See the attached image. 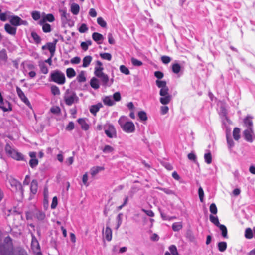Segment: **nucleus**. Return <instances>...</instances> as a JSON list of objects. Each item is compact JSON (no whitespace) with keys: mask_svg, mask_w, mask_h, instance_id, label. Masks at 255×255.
I'll return each mask as SVG.
<instances>
[{"mask_svg":"<svg viewBox=\"0 0 255 255\" xmlns=\"http://www.w3.org/2000/svg\"><path fill=\"white\" fill-rule=\"evenodd\" d=\"M13 253L12 239L8 236L4 238L3 243L0 244V255H13Z\"/></svg>","mask_w":255,"mask_h":255,"instance_id":"1","label":"nucleus"},{"mask_svg":"<svg viewBox=\"0 0 255 255\" xmlns=\"http://www.w3.org/2000/svg\"><path fill=\"white\" fill-rule=\"evenodd\" d=\"M49 81L59 85H63L66 81L65 74L59 70L52 71L49 76Z\"/></svg>","mask_w":255,"mask_h":255,"instance_id":"2","label":"nucleus"},{"mask_svg":"<svg viewBox=\"0 0 255 255\" xmlns=\"http://www.w3.org/2000/svg\"><path fill=\"white\" fill-rule=\"evenodd\" d=\"M8 181L11 186V190L13 192H16L20 191L22 194H23L24 189L21 183L19 181L12 177L8 178Z\"/></svg>","mask_w":255,"mask_h":255,"instance_id":"3","label":"nucleus"},{"mask_svg":"<svg viewBox=\"0 0 255 255\" xmlns=\"http://www.w3.org/2000/svg\"><path fill=\"white\" fill-rule=\"evenodd\" d=\"M106 128V126L105 125L104 126L105 133L108 137L112 138L117 137L116 130L113 125L109 124L108 125L107 128Z\"/></svg>","mask_w":255,"mask_h":255,"instance_id":"4","label":"nucleus"},{"mask_svg":"<svg viewBox=\"0 0 255 255\" xmlns=\"http://www.w3.org/2000/svg\"><path fill=\"white\" fill-rule=\"evenodd\" d=\"M16 90L17 92V94L19 98L21 99V100L28 107L32 108L30 102L24 94V92L20 89V88H19L18 86H16Z\"/></svg>","mask_w":255,"mask_h":255,"instance_id":"5","label":"nucleus"},{"mask_svg":"<svg viewBox=\"0 0 255 255\" xmlns=\"http://www.w3.org/2000/svg\"><path fill=\"white\" fill-rule=\"evenodd\" d=\"M122 130L128 133H133L135 130V127L132 121H128L123 125L122 128Z\"/></svg>","mask_w":255,"mask_h":255,"instance_id":"6","label":"nucleus"},{"mask_svg":"<svg viewBox=\"0 0 255 255\" xmlns=\"http://www.w3.org/2000/svg\"><path fill=\"white\" fill-rule=\"evenodd\" d=\"M31 248L32 249H36L37 252V255H42V253L41 252L40 246L39 243L33 233H31Z\"/></svg>","mask_w":255,"mask_h":255,"instance_id":"7","label":"nucleus"},{"mask_svg":"<svg viewBox=\"0 0 255 255\" xmlns=\"http://www.w3.org/2000/svg\"><path fill=\"white\" fill-rule=\"evenodd\" d=\"M58 42V39H54L52 42H48L46 45L42 46V49L45 50L47 49L50 52H55L56 44Z\"/></svg>","mask_w":255,"mask_h":255,"instance_id":"8","label":"nucleus"},{"mask_svg":"<svg viewBox=\"0 0 255 255\" xmlns=\"http://www.w3.org/2000/svg\"><path fill=\"white\" fill-rule=\"evenodd\" d=\"M243 136L245 139L249 142L253 141V135H254L253 129H247L243 131Z\"/></svg>","mask_w":255,"mask_h":255,"instance_id":"9","label":"nucleus"},{"mask_svg":"<svg viewBox=\"0 0 255 255\" xmlns=\"http://www.w3.org/2000/svg\"><path fill=\"white\" fill-rule=\"evenodd\" d=\"M0 109H2L4 112L11 111L12 110L11 103L6 100L3 101V103H0Z\"/></svg>","mask_w":255,"mask_h":255,"instance_id":"10","label":"nucleus"},{"mask_svg":"<svg viewBox=\"0 0 255 255\" xmlns=\"http://www.w3.org/2000/svg\"><path fill=\"white\" fill-rule=\"evenodd\" d=\"M4 29L7 33L13 36L15 35L17 28L14 26H12L11 24H5L4 25Z\"/></svg>","mask_w":255,"mask_h":255,"instance_id":"11","label":"nucleus"},{"mask_svg":"<svg viewBox=\"0 0 255 255\" xmlns=\"http://www.w3.org/2000/svg\"><path fill=\"white\" fill-rule=\"evenodd\" d=\"M20 18L17 15H10L9 21L10 24L15 27L20 25Z\"/></svg>","mask_w":255,"mask_h":255,"instance_id":"12","label":"nucleus"},{"mask_svg":"<svg viewBox=\"0 0 255 255\" xmlns=\"http://www.w3.org/2000/svg\"><path fill=\"white\" fill-rule=\"evenodd\" d=\"M75 99L78 100V97L77 96L75 93H73V94L70 96L65 97L64 100L66 105L71 106L74 102Z\"/></svg>","mask_w":255,"mask_h":255,"instance_id":"13","label":"nucleus"},{"mask_svg":"<svg viewBox=\"0 0 255 255\" xmlns=\"http://www.w3.org/2000/svg\"><path fill=\"white\" fill-rule=\"evenodd\" d=\"M38 181L36 179L32 180L30 184V193L33 195H35L37 192L38 190Z\"/></svg>","mask_w":255,"mask_h":255,"instance_id":"14","label":"nucleus"},{"mask_svg":"<svg viewBox=\"0 0 255 255\" xmlns=\"http://www.w3.org/2000/svg\"><path fill=\"white\" fill-rule=\"evenodd\" d=\"M103 107V105L101 103H98L97 104L92 105L89 110L90 113L93 115L95 116L97 113L99 111L100 109Z\"/></svg>","mask_w":255,"mask_h":255,"instance_id":"15","label":"nucleus"},{"mask_svg":"<svg viewBox=\"0 0 255 255\" xmlns=\"http://www.w3.org/2000/svg\"><path fill=\"white\" fill-rule=\"evenodd\" d=\"M5 150L7 154L13 159V157L15 156V154L17 152V150L12 148L11 146L8 144L6 145Z\"/></svg>","mask_w":255,"mask_h":255,"instance_id":"16","label":"nucleus"},{"mask_svg":"<svg viewBox=\"0 0 255 255\" xmlns=\"http://www.w3.org/2000/svg\"><path fill=\"white\" fill-rule=\"evenodd\" d=\"M92 37L98 44H101L104 39L103 35L98 32H94Z\"/></svg>","mask_w":255,"mask_h":255,"instance_id":"17","label":"nucleus"},{"mask_svg":"<svg viewBox=\"0 0 255 255\" xmlns=\"http://www.w3.org/2000/svg\"><path fill=\"white\" fill-rule=\"evenodd\" d=\"M59 12L61 13V19L63 22H64L65 21H70V14L67 13L66 10L60 9Z\"/></svg>","mask_w":255,"mask_h":255,"instance_id":"18","label":"nucleus"},{"mask_svg":"<svg viewBox=\"0 0 255 255\" xmlns=\"http://www.w3.org/2000/svg\"><path fill=\"white\" fill-rule=\"evenodd\" d=\"M226 140H227V143L228 146V148L230 151V153L232 151V148L235 145V142L233 141V139L231 137L230 135H229L228 134H226Z\"/></svg>","mask_w":255,"mask_h":255,"instance_id":"19","label":"nucleus"},{"mask_svg":"<svg viewBox=\"0 0 255 255\" xmlns=\"http://www.w3.org/2000/svg\"><path fill=\"white\" fill-rule=\"evenodd\" d=\"M172 97L171 95H167L164 96H161L159 101L162 105H166L170 103L172 100Z\"/></svg>","mask_w":255,"mask_h":255,"instance_id":"20","label":"nucleus"},{"mask_svg":"<svg viewBox=\"0 0 255 255\" xmlns=\"http://www.w3.org/2000/svg\"><path fill=\"white\" fill-rule=\"evenodd\" d=\"M252 119V116L248 115L244 120V124L248 128L247 129H250V128L253 129Z\"/></svg>","mask_w":255,"mask_h":255,"instance_id":"21","label":"nucleus"},{"mask_svg":"<svg viewBox=\"0 0 255 255\" xmlns=\"http://www.w3.org/2000/svg\"><path fill=\"white\" fill-rule=\"evenodd\" d=\"M77 122L81 125L83 130L86 131L89 129V125L86 122L85 119L79 118L77 120Z\"/></svg>","mask_w":255,"mask_h":255,"instance_id":"22","label":"nucleus"},{"mask_svg":"<svg viewBox=\"0 0 255 255\" xmlns=\"http://www.w3.org/2000/svg\"><path fill=\"white\" fill-rule=\"evenodd\" d=\"M218 227L221 232L222 236L225 239H228V230L227 227L223 224H220Z\"/></svg>","mask_w":255,"mask_h":255,"instance_id":"23","label":"nucleus"},{"mask_svg":"<svg viewBox=\"0 0 255 255\" xmlns=\"http://www.w3.org/2000/svg\"><path fill=\"white\" fill-rule=\"evenodd\" d=\"M105 105L112 106L115 104V102L111 96H106L103 100Z\"/></svg>","mask_w":255,"mask_h":255,"instance_id":"24","label":"nucleus"},{"mask_svg":"<svg viewBox=\"0 0 255 255\" xmlns=\"http://www.w3.org/2000/svg\"><path fill=\"white\" fill-rule=\"evenodd\" d=\"M92 60V56L90 55H87L84 57L83 59V64L82 67H87L91 62Z\"/></svg>","mask_w":255,"mask_h":255,"instance_id":"25","label":"nucleus"},{"mask_svg":"<svg viewBox=\"0 0 255 255\" xmlns=\"http://www.w3.org/2000/svg\"><path fill=\"white\" fill-rule=\"evenodd\" d=\"M112 231L111 229L107 226L105 229V238L107 241H110L112 240Z\"/></svg>","mask_w":255,"mask_h":255,"instance_id":"26","label":"nucleus"},{"mask_svg":"<svg viewBox=\"0 0 255 255\" xmlns=\"http://www.w3.org/2000/svg\"><path fill=\"white\" fill-rule=\"evenodd\" d=\"M39 66L41 73L46 74L48 73V68L44 62H39Z\"/></svg>","mask_w":255,"mask_h":255,"instance_id":"27","label":"nucleus"},{"mask_svg":"<svg viewBox=\"0 0 255 255\" xmlns=\"http://www.w3.org/2000/svg\"><path fill=\"white\" fill-rule=\"evenodd\" d=\"M90 85L94 89H97L99 88V81L95 77H93L90 80Z\"/></svg>","mask_w":255,"mask_h":255,"instance_id":"28","label":"nucleus"},{"mask_svg":"<svg viewBox=\"0 0 255 255\" xmlns=\"http://www.w3.org/2000/svg\"><path fill=\"white\" fill-rule=\"evenodd\" d=\"M217 247L219 251L223 252L227 248V244L224 241L220 242L217 244Z\"/></svg>","mask_w":255,"mask_h":255,"instance_id":"29","label":"nucleus"},{"mask_svg":"<svg viewBox=\"0 0 255 255\" xmlns=\"http://www.w3.org/2000/svg\"><path fill=\"white\" fill-rule=\"evenodd\" d=\"M100 79V80L102 82V85L104 86H106L108 85V83L109 81V78L108 76L106 74H104L102 76L99 77Z\"/></svg>","mask_w":255,"mask_h":255,"instance_id":"30","label":"nucleus"},{"mask_svg":"<svg viewBox=\"0 0 255 255\" xmlns=\"http://www.w3.org/2000/svg\"><path fill=\"white\" fill-rule=\"evenodd\" d=\"M80 7L78 4L73 3L71 6V11L74 15H77L79 12Z\"/></svg>","mask_w":255,"mask_h":255,"instance_id":"31","label":"nucleus"},{"mask_svg":"<svg viewBox=\"0 0 255 255\" xmlns=\"http://www.w3.org/2000/svg\"><path fill=\"white\" fill-rule=\"evenodd\" d=\"M138 116L141 122H145L147 120L148 117L146 113L144 111H140L138 112Z\"/></svg>","mask_w":255,"mask_h":255,"instance_id":"32","label":"nucleus"},{"mask_svg":"<svg viewBox=\"0 0 255 255\" xmlns=\"http://www.w3.org/2000/svg\"><path fill=\"white\" fill-rule=\"evenodd\" d=\"M10 14H11V12L9 11L0 13V20L2 21H6L8 18H10Z\"/></svg>","mask_w":255,"mask_h":255,"instance_id":"33","label":"nucleus"},{"mask_svg":"<svg viewBox=\"0 0 255 255\" xmlns=\"http://www.w3.org/2000/svg\"><path fill=\"white\" fill-rule=\"evenodd\" d=\"M13 159L16 161H23L26 162L25 158V156L20 152L17 151L15 154V156L13 157Z\"/></svg>","mask_w":255,"mask_h":255,"instance_id":"34","label":"nucleus"},{"mask_svg":"<svg viewBox=\"0 0 255 255\" xmlns=\"http://www.w3.org/2000/svg\"><path fill=\"white\" fill-rule=\"evenodd\" d=\"M31 36L36 44H39L41 42V38L36 32L32 31L31 33Z\"/></svg>","mask_w":255,"mask_h":255,"instance_id":"35","label":"nucleus"},{"mask_svg":"<svg viewBox=\"0 0 255 255\" xmlns=\"http://www.w3.org/2000/svg\"><path fill=\"white\" fill-rule=\"evenodd\" d=\"M104 167L100 166L93 167L91 169V174L92 176L96 175L100 171L104 170Z\"/></svg>","mask_w":255,"mask_h":255,"instance_id":"36","label":"nucleus"},{"mask_svg":"<svg viewBox=\"0 0 255 255\" xmlns=\"http://www.w3.org/2000/svg\"><path fill=\"white\" fill-rule=\"evenodd\" d=\"M76 73L73 68H68L66 69V75L68 78H72L75 76Z\"/></svg>","mask_w":255,"mask_h":255,"instance_id":"37","label":"nucleus"},{"mask_svg":"<svg viewBox=\"0 0 255 255\" xmlns=\"http://www.w3.org/2000/svg\"><path fill=\"white\" fill-rule=\"evenodd\" d=\"M123 216V214L122 213H120L118 214L116 217L117 225L116 227V229L117 230L119 229V228L122 223Z\"/></svg>","mask_w":255,"mask_h":255,"instance_id":"38","label":"nucleus"},{"mask_svg":"<svg viewBox=\"0 0 255 255\" xmlns=\"http://www.w3.org/2000/svg\"><path fill=\"white\" fill-rule=\"evenodd\" d=\"M253 230H252L250 228H248L245 230V237L246 238L250 239L253 237Z\"/></svg>","mask_w":255,"mask_h":255,"instance_id":"39","label":"nucleus"},{"mask_svg":"<svg viewBox=\"0 0 255 255\" xmlns=\"http://www.w3.org/2000/svg\"><path fill=\"white\" fill-rule=\"evenodd\" d=\"M104 70L103 67H98L96 66L95 67V71H94V74L97 77H99L101 76H102L104 73L103 72V70Z\"/></svg>","mask_w":255,"mask_h":255,"instance_id":"40","label":"nucleus"},{"mask_svg":"<svg viewBox=\"0 0 255 255\" xmlns=\"http://www.w3.org/2000/svg\"><path fill=\"white\" fill-rule=\"evenodd\" d=\"M209 219L210 221L214 224L215 226L218 227L220 224H221L219 222L218 218L217 216H214L212 215H210Z\"/></svg>","mask_w":255,"mask_h":255,"instance_id":"41","label":"nucleus"},{"mask_svg":"<svg viewBox=\"0 0 255 255\" xmlns=\"http://www.w3.org/2000/svg\"><path fill=\"white\" fill-rule=\"evenodd\" d=\"M156 189L162 191L164 192L165 193L168 194V195H175V192L169 188H162L161 187H156Z\"/></svg>","mask_w":255,"mask_h":255,"instance_id":"42","label":"nucleus"},{"mask_svg":"<svg viewBox=\"0 0 255 255\" xmlns=\"http://www.w3.org/2000/svg\"><path fill=\"white\" fill-rule=\"evenodd\" d=\"M182 228L181 222H175L172 225V230L175 232H178Z\"/></svg>","mask_w":255,"mask_h":255,"instance_id":"43","label":"nucleus"},{"mask_svg":"<svg viewBox=\"0 0 255 255\" xmlns=\"http://www.w3.org/2000/svg\"><path fill=\"white\" fill-rule=\"evenodd\" d=\"M76 79L80 83L85 82L86 80V78L85 76L84 71H82L77 76Z\"/></svg>","mask_w":255,"mask_h":255,"instance_id":"44","label":"nucleus"},{"mask_svg":"<svg viewBox=\"0 0 255 255\" xmlns=\"http://www.w3.org/2000/svg\"><path fill=\"white\" fill-rule=\"evenodd\" d=\"M101 149L104 153H110L114 151V148L109 145H106L104 147Z\"/></svg>","mask_w":255,"mask_h":255,"instance_id":"45","label":"nucleus"},{"mask_svg":"<svg viewBox=\"0 0 255 255\" xmlns=\"http://www.w3.org/2000/svg\"><path fill=\"white\" fill-rule=\"evenodd\" d=\"M181 66L178 63H174L172 66V72L175 74H178L181 70Z\"/></svg>","mask_w":255,"mask_h":255,"instance_id":"46","label":"nucleus"},{"mask_svg":"<svg viewBox=\"0 0 255 255\" xmlns=\"http://www.w3.org/2000/svg\"><path fill=\"white\" fill-rule=\"evenodd\" d=\"M240 128H234L233 132V135L234 137V138L236 140H238L240 138Z\"/></svg>","mask_w":255,"mask_h":255,"instance_id":"47","label":"nucleus"},{"mask_svg":"<svg viewBox=\"0 0 255 255\" xmlns=\"http://www.w3.org/2000/svg\"><path fill=\"white\" fill-rule=\"evenodd\" d=\"M205 162L208 164H209L211 163L212 162V155L210 151H209L208 153H205L204 156Z\"/></svg>","mask_w":255,"mask_h":255,"instance_id":"48","label":"nucleus"},{"mask_svg":"<svg viewBox=\"0 0 255 255\" xmlns=\"http://www.w3.org/2000/svg\"><path fill=\"white\" fill-rule=\"evenodd\" d=\"M35 216L38 220L42 221L45 218V214L42 211H38L36 213Z\"/></svg>","mask_w":255,"mask_h":255,"instance_id":"49","label":"nucleus"},{"mask_svg":"<svg viewBox=\"0 0 255 255\" xmlns=\"http://www.w3.org/2000/svg\"><path fill=\"white\" fill-rule=\"evenodd\" d=\"M156 84L158 88L161 89L167 87L166 82L163 80H156Z\"/></svg>","mask_w":255,"mask_h":255,"instance_id":"50","label":"nucleus"},{"mask_svg":"<svg viewBox=\"0 0 255 255\" xmlns=\"http://www.w3.org/2000/svg\"><path fill=\"white\" fill-rule=\"evenodd\" d=\"M51 91L52 94L54 95H59L60 94L59 88L56 85L51 86Z\"/></svg>","mask_w":255,"mask_h":255,"instance_id":"51","label":"nucleus"},{"mask_svg":"<svg viewBox=\"0 0 255 255\" xmlns=\"http://www.w3.org/2000/svg\"><path fill=\"white\" fill-rule=\"evenodd\" d=\"M100 56L103 59L111 61L112 59V55L109 53H100Z\"/></svg>","mask_w":255,"mask_h":255,"instance_id":"52","label":"nucleus"},{"mask_svg":"<svg viewBox=\"0 0 255 255\" xmlns=\"http://www.w3.org/2000/svg\"><path fill=\"white\" fill-rule=\"evenodd\" d=\"M38 164V160L36 158L31 159L29 161V165L32 169L35 168Z\"/></svg>","mask_w":255,"mask_h":255,"instance_id":"53","label":"nucleus"},{"mask_svg":"<svg viewBox=\"0 0 255 255\" xmlns=\"http://www.w3.org/2000/svg\"><path fill=\"white\" fill-rule=\"evenodd\" d=\"M50 112L56 115H60L61 113V109L58 106H53L50 108Z\"/></svg>","mask_w":255,"mask_h":255,"instance_id":"54","label":"nucleus"},{"mask_svg":"<svg viewBox=\"0 0 255 255\" xmlns=\"http://www.w3.org/2000/svg\"><path fill=\"white\" fill-rule=\"evenodd\" d=\"M120 70L121 73L125 74V75H128L130 74L129 69L124 65L120 66Z\"/></svg>","mask_w":255,"mask_h":255,"instance_id":"55","label":"nucleus"},{"mask_svg":"<svg viewBox=\"0 0 255 255\" xmlns=\"http://www.w3.org/2000/svg\"><path fill=\"white\" fill-rule=\"evenodd\" d=\"M97 23L98 24L102 27L105 28L107 26V23L104 20V19L101 17H99L97 18Z\"/></svg>","mask_w":255,"mask_h":255,"instance_id":"56","label":"nucleus"},{"mask_svg":"<svg viewBox=\"0 0 255 255\" xmlns=\"http://www.w3.org/2000/svg\"><path fill=\"white\" fill-rule=\"evenodd\" d=\"M131 62L132 64V65L134 66H140L142 65L143 63L142 61L132 57L131 59Z\"/></svg>","mask_w":255,"mask_h":255,"instance_id":"57","label":"nucleus"},{"mask_svg":"<svg viewBox=\"0 0 255 255\" xmlns=\"http://www.w3.org/2000/svg\"><path fill=\"white\" fill-rule=\"evenodd\" d=\"M127 119L128 118L125 116H122L119 118L118 120V123L120 125L121 128H122L123 125H124L128 122L127 121Z\"/></svg>","mask_w":255,"mask_h":255,"instance_id":"58","label":"nucleus"},{"mask_svg":"<svg viewBox=\"0 0 255 255\" xmlns=\"http://www.w3.org/2000/svg\"><path fill=\"white\" fill-rule=\"evenodd\" d=\"M31 16L34 20H38L40 18V13L38 11H33L31 12Z\"/></svg>","mask_w":255,"mask_h":255,"instance_id":"59","label":"nucleus"},{"mask_svg":"<svg viewBox=\"0 0 255 255\" xmlns=\"http://www.w3.org/2000/svg\"><path fill=\"white\" fill-rule=\"evenodd\" d=\"M169 249L171 252L170 254H171L172 255H179L177 248L175 245H171L169 247Z\"/></svg>","mask_w":255,"mask_h":255,"instance_id":"60","label":"nucleus"},{"mask_svg":"<svg viewBox=\"0 0 255 255\" xmlns=\"http://www.w3.org/2000/svg\"><path fill=\"white\" fill-rule=\"evenodd\" d=\"M168 91H169V88H168V86L165 88L160 89V90L159 92V95L161 96H166L167 95H170L168 93Z\"/></svg>","mask_w":255,"mask_h":255,"instance_id":"61","label":"nucleus"},{"mask_svg":"<svg viewBox=\"0 0 255 255\" xmlns=\"http://www.w3.org/2000/svg\"><path fill=\"white\" fill-rule=\"evenodd\" d=\"M112 98L114 102L120 101L121 99V96L120 93L119 92H115L113 94Z\"/></svg>","mask_w":255,"mask_h":255,"instance_id":"62","label":"nucleus"},{"mask_svg":"<svg viewBox=\"0 0 255 255\" xmlns=\"http://www.w3.org/2000/svg\"><path fill=\"white\" fill-rule=\"evenodd\" d=\"M88 30V28L85 23H82L78 28L79 31L81 33L86 32Z\"/></svg>","mask_w":255,"mask_h":255,"instance_id":"63","label":"nucleus"},{"mask_svg":"<svg viewBox=\"0 0 255 255\" xmlns=\"http://www.w3.org/2000/svg\"><path fill=\"white\" fill-rule=\"evenodd\" d=\"M51 25L48 23H46L43 24L42 26V30L45 33H48L51 31Z\"/></svg>","mask_w":255,"mask_h":255,"instance_id":"64","label":"nucleus"}]
</instances>
